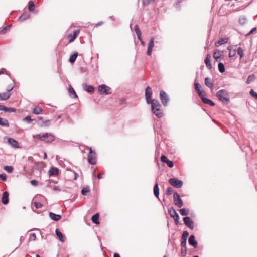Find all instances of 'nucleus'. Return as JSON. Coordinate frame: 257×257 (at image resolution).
Segmentation results:
<instances>
[{
  "label": "nucleus",
  "mask_w": 257,
  "mask_h": 257,
  "mask_svg": "<svg viewBox=\"0 0 257 257\" xmlns=\"http://www.w3.org/2000/svg\"><path fill=\"white\" fill-rule=\"evenodd\" d=\"M33 138L34 139H39L41 141L47 143L52 142L55 139V136L53 134L48 133L34 135Z\"/></svg>",
  "instance_id": "1"
},
{
  "label": "nucleus",
  "mask_w": 257,
  "mask_h": 257,
  "mask_svg": "<svg viewBox=\"0 0 257 257\" xmlns=\"http://www.w3.org/2000/svg\"><path fill=\"white\" fill-rule=\"evenodd\" d=\"M218 99L224 103L227 104L230 101L228 92L225 89L219 90L216 93Z\"/></svg>",
  "instance_id": "2"
},
{
  "label": "nucleus",
  "mask_w": 257,
  "mask_h": 257,
  "mask_svg": "<svg viewBox=\"0 0 257 257\" xmlns=\"http://www.w3.org/2000/svg\"><path fill=\"white\" fill-rule=\"evenodd\" d=\"M89 150L88 154V161L91 165H95L96 163V155L95 151H93L91 148H88Z\"/></svg>",
  "instance_id": "3"
},
{
  "label": "nucleus",
  "mask_w": 257,
  "mask_h": 257,
  "mask_svg": "<svg viewBox=\"0 0 257 257\" xmlns=\"http://www.w3.org/2000/svg\"><path fill=\"white\" fill-rule=\"evenodd\" d=\"M168 182L172 186L176 188H181L183 184V182L181 180H179L177 178H172L169 179Z\"/></svg>",
  "instance_id": "4"
},
{
  "label": "nucleus",
  "mask_w": 257,
  "mask_h": 257,
  "mask_svg": "<svg viewBox=\"0 0 257 257\" xmlns=\"http://www.w3.org/2000/svg\"><path fill=\"white\" fill-rule=\"evenodd\" d=\"M168 213L170 216L174 219L176 224L177 225L179 223V216L175 209L173 207H171L168 209Z\"/></svg>",
  "instance_id": "5"
},
{
  "label": "nucleus",
  "mask_w": 257,
  "mask_h": 257,
  "mask_svg": "<svg viewBox=\"0 0 257 257\" xmlns=\"http://www.w3.org/2000/svg\"><path fill=\"white\" fill-rule=\"evenodd\" d=\"M98 91L101 94L107 95L111 93V88L105 84H102L98 86Z\"/></svg>",
  "instance_id": "6"
},
{
  "label": "nucleus",
  "mask_w": 257,
  "mask_h": 257,
  "mask_svg": "<svg viewBox=\"0 0 257 257\" xmlns=\"http://www.w3.org/2000/svg\"><path fill=\"white\" fill-rule=\"evenodd\" d=\"M173 201L175 205L179 208H181L183 205V203L181 200L179 194L177 192L174 193Z\"/></svg>",
  "instance_id": "7"
},
{
  "label": "nucleus",
  "mask_w": 257,
  "mask_h": 257,
  "mask_svg": "<svg viewBox=\"0 0 257 257\" xmlns=\"http://www.w3.org/2000/svg\"><path fill=\"white\" fill-rule=\"evenodd\" d=\"M160 96L163 105L164 106H167L169 100V97L167 93L165 91L162 90L160 92Z\"/></svg>",
  "instance_id": "8"
},
{
  "label": "nucleus",
  "mask_w": 257,
  "mask_h": 257,
  "mask_svg": "<svg viewBox=\"0 0 257 257\" xmlns=\"http://www.w3.org/2000/svg\"><path fill=\"white\" fill-rule=\"evenodd\" d=\"M152 94V91L149 86H147L145 89V98L147 104H149V102L152 99H151Z\"/></svg>",
  "instance_id": "9"
},
{
  "label": "nucleus",
  "mask_w": 257,
  "mask_h": 257,
  "mask_svg": "<svg viewBox=\"0 0 257 257\" xmlns=\"http://www.w3.org/2000/svg\"><path fill=\"white\" fill-rule=\"evenodd\" d=\"M184 224L190 229L194 228V222L189 217H185L183 218Z\"/></svg>",
  "instance_id": "10"
},
{
  "label": "nucleus",
  "mask_w": 257,
  "mask_h": 257,
  "mask_svg": "<svg viewBox=\"0 0 257 257\" xmlns=\"http://www.w3.org/2000/svg\"><path fill=\"white\" fill-rule=\"evenodd\" d=\"M154 46V38L152 37L150 39L148 45V49L147 51V55H151L152 54V48Z\"/></svg>",
  "instance_id": "11"
},
{
  "label": "nucleus",
  "mask_w": 257,
  "mask_h": 257,
  "mask_svg": "<svg viewBox=\"0 0 257 257\" xmlns=\"http://www.w3.org/2000/svg\"><path fill=\"white\" fill-rule=\"evenodd\" d=\"M8 143L13 147L15 148H20L21 147L19 146L18 142L13 138H8Z\"/></svg>",
  "instance_id": "12"
},
{
  "label": "nucleus",
  "mask_w": 257,
  "mask_h": 257,
  "mask_svg": "<svg viewBox=\"0 0 257 257\" xmlns=\"http://www.w3.org/2000/svg\"><path fill=\"white\" fill-rule=\"evenodd\" d=\"M149 102V104H151V110H154L156 108H159L161 107V104L157 100L153 99Z\"/></svg>",
  "instance_id": "13"
},
{
  "label": "nucleus",
  "mask_w": 257,
  "mask_h": 257,
  "mask_svg": "<svg viewBox=\"0 0 257 257\" xmlns=\"http://www.w3.org/2000/svg\"><path fill=\"white\" fill-rule=\"evenodd\" d=\"M195 89L201 98L203 96L205 95V92L201 90V86L198 82H195L194 84Z\"/></svg>",
  "instance_id": "14"
},
{
  "label": "nucleus",
  "mask_w": 257,
  "mask_h": 257,
  "mask_svg": "<svg viewBox=\"0 0 257 257\" xmlns=\"http://www.w3.org/2000/svg\"><path fill=\"white\" fill-rule=\"evenodd\" d=\"M189 244L192 246L194 248H196L197 247V242L195 240V236L193 235H191L189 237L188 239Z\"/></svg>",
  "instance_id": "15"
},
{
  "label": "nucleus",
  "mask_w": 257,
  "mask_h": 257,
  "mask_svg": "<svg viewBox=\"0 0 257 257\" xmlns=\"http://www.w3.org/2000/svg\"><path fill=\"white\" fill-rule=\"evenodd\" d=\"M79 33V30H76L73 32V33L70 34L68 36V39L69 40V41L70 42H73L75 39L77 38L78 35Z\"/></svg>",
  "instance_id": "16"
},
{
  "label": "nucleus",
  "mask_w": 257,
  "mask_h": 257,
  "mask_svg": "<svg viewBox=\"0 0 257 257\" xmlns=\"http://www.w3.org/2000/svg\"><path fill=\"white\" fill-rule=\"evenodd\" d=\"M49 217L53 220L55 221H59L61 218V216L60 215L56 214L53 212H50L49 213Z\"/></svg>",
  "instance_id": "17"
},
{
  "label": "nucleus",
  "mask_w": 257,
  "mask_h": 257,
  "mask_svg": "<svg viewBox=\"0 0 257 257\" xmlns=\"http://www.w3.org/2000/svg\"><path fill=\"white\" fill-rule=\"evenodd\" d=\"M202 101L206 104H208L210 106H213L215 105V103L209 99H208L205 97V95L203 96L201 98H200Z\"/></svg>",
  "instance_id": "18"
},
{
  "label": "nucleus",
  "mask_w": 257,
  "mask_h": 257,
  "mask_svg": "<svg viewBox=\"0 0 257 257\" xmlns=\"http://www.w3.org/2000/svg\"><path fill=\"white\" fill-rule=\"evenodd\" d=\"M2 202L3 204L6 205L9 203V193L4 192L3 194Z\"/></svg>",
  "instance_id": "19"
},
{
  "label": "nucleus",
  "mask_w": 257,
  "mask_h": 257,
  "mask_svg": "<svg viewBox=\"0 0 257 257\" xmlns=\"http://www.w3.org/2000/svg\"><path fill=\"white\" fill-rule=\"evenodd\" d=\"M68 92L69 95L71 98H77L78 97L76 92L71 85H69Z\"/></svg>",
  "instance_id": "20"
},
{
  "label": "nucleus",
  "mask_w": 257,
  "mask_h": 257,
  "mask_svg": "<svg viewBox=\"0 0 257 257\" xmlns=\"http://www.w3.org/2000/svg\"><path fill=\"white\" fill-rule=\"evenodd\" d=\"M55 233L57 237L59 238V239L62 242H64L65 240V237L62 234L61 231L58 229H56L55 230Z\"/></svg>",
  "instance_id": "21"
},
{
  "label": "nucleus",
  "mask_w": 257,
  "mask_h": 257,
  "mask_svg": "<svg viewBox=\"0 0 257 257\" xmlns=\"http://www.w3.org/2000/svg\"><path fill=\"white\" fill-rule=\"evenodd\" d=\"M210 55L209 54H207L205 59V63L207 68L209 69H211L212 68L211 64L210 63Z\"/></svg>",
  "instance_id": "22"
},
{
  "label": "nucleus",
  "mask_w": 257,
  "mask_h": 257,
  "mask_svg": "<svg viewBox=\"0 0 257 257\" xmlns=\"http://www.w3.org/2000/svg\"><path fill=\"white\" fill-rule=\"evenodd\" d=\"M205 84L209 88H213V82L211 78L206 77L205 79Z\"/></svg>",
  "instance_id": "23"
},
{
  "label": "nucleus",
  "mask_w": 257,
  "mask_h": 257,
  "mask_svg": "<svg viewBox=\"0 0 257 257\" xmlns=\"http://www.w3.org/2000/svg\"><path fill=\"white\" fill-rule=\"evenodd\" d=\"M83 88L84 90L89 92V93H93L94 90V88L93 86L91 85H87L86 84H83Z\"/></svg>",
  "instance_id": "24"
},
{
  "label": "nucleus",
  "mask_w": 257,
  "mask_h": 257,
  "mask_svg": "<svg viewBox=\"0 0 257 257\" xmlns=\"http://www.w3.org/2000/svg\"><path fill=\"white\" fill-rule=\"evenodd\" d=\"M152 111L158 118H161L163 116V112L160 110V108L155 109L154 110H152Z\"/></svg>",
  "instance_id": "25"
},
{
  "label": "nucleus",
  "mask_w": 257,
  "mask_h": 257,
  "mask_svg": "<svg viewBox=\"0 0 257 257\" xmlns=\"http://www.w3.org/2000/svg\"><path fill=\"white\" fill-rule=\"evenodd\" d=\"M227 41H228V38H223L220 39L217 42H216L215 45L216 47H219V46H220L222 44L226 43L227 42Z\"/></svg>",
  "instance_id": "26"
},
{
  "label": "nucleus",
  "mask_w": 257,
  "mask_h": 257,
  "mask_svg": "<svg viewBox=\"0 0 257 257\" xmlns=\"http://www.w3.org/2000/svg\"><path fill=\"white\" fill-rule=\"evenodd\" d=\"M223 52L222 51L218 50L213 53L214 58L217 61L221 56H223Z\"/></svg>",
  "instance_id": "27"
},
{
  "label": "nucleus",
  "mask_w": 257,
  "mask_h": 257,
  "mask_svg": "<svg viewBox=\"0 0 257 257\" xmlns=\"http://www.w3.org/2000/svg\"><path fill=\"white\" fill-rule=\"evenodd\" d=\"M11 93L9 92H5L0 93V100H6L10 97Z\"/></svg>",
  "instance_id": "28"
},
{
  "label": "nucleus",
  "mask_w": 257,
  "mask_h": 257,
  "mask_svg": "<svg viewBox=\"0 0 257 257\" xmlns=\"http://www.w3.org/2000/svg\"><path fill=\"white\" fill-rule=\"evenodd\" d=\"M154 195L159 199V188L158 183H156L154 187Z\"/></svg>",
  "instance_id": "29"
},
{
  "label": "nucleus",
  "mask_w": 257,
  "mask_h": 257,
  "mask_svg": "<svg viewBox=\"0 0 257 257\" xmlns=\"http://www.w3.org/2000/svg\"><path fill=\"white\" fill-rule=\"evenodd\" d=\"M0 125L8 127L9 126V122L6 119L0 117Z\"/></svg>",
  "instance_id": "30"
},
{
  "label": "nucleus",
  "mask_w": 257,
  "mask_h": 257,
  "mask_svg": "<svg viewBox=\"0 0 257 257\" xmlns=\"http://www.w3.org/2000/svg\"><path fill=\"white\" fill-rule=\"evenodd\" d=\"M50 176H55L58 174V169L56 168H51L49 171Z\"/></svg>",
  "instance_id": "31"
},
{
  "label": "nucleus",
  "mask_w": 257,
  "mask_h": 257,
  "mask_svg": "<svg viewBox=\"0 0 257 257\" xmlns=\"http://www.w3.org/2000/svg\"><path fill=\"white\" fill-rule=\"evenodd\" d=\"M247 22V19L245 16H241L239 18V23L240 24L243 25Z\"/></svg>",
  "instance_id": "32"
},
{
  "label": "nucleus",
  "mask_w": 257,
  "mask_h": 257,
  "mask_svg": "<svg viewBox=\"0 0 257 257\" xmlns=\"http://www.w3.org/2000/svg\"><path fill=\"white\" fill-rule=\"evenodd\" d=\"M99 216V215L98 213L94 214L91 218L92 221L95 224H98L99 223L98 221Z\"/></svg>",
  "instance_id": "33"
},
{
  "label": "nucleus",
  "mask_w": 257,
  "mask_h": 257,
  "mask_svg": "<svg viewBox=\"0 0 257 257\" xmlns=\"http://www.w3.org/2000/svg\"><path fill=\"white\" fill-rule=\"evenodd\" d=\"M29 17L30 15L27 13H25L21 15V16L19 18V20L21 21H25L29 19Z\"/></svg>",
  "instance_id": "34"
},
{
  "label": "nucleus",
  "mask_w": 257,
  "mask_h": 257,
  "mask_svg": "<svg viewBox=\"0 0 257 257\" xmlns=\"http://www.w3.org/2000/svg\"><path fill=\"white\" fill-rule=\"evenodd\" d=\"M33 113L36 114H39L42 113L43 109L41 108L40 107L36 106L32 110Z\"/></svg>",
  "instance_id": "35"
},
{
  "label": "nucleus",
  "mask_w": 257,
  "mask_h": 257,
  "mask_svg": "<svg viewBox=\"0 0 257 257\" xmlns=\"http://www.w3.org/2000/svg\"><path fill=\"white\" fill-rule=\"evenodd\" d=\"M255 79V76L254 74H251L248 76L246 83L248 84L251 82L254 81Z\"/></svg>",
  "instance_id": "36"
},
{
  "label": "nucleus",
  "mask_w": 257,
  "mask_h": 257,
  "mask_svg": "<svg viewBox=\"0 0 257 257\" xmlns=\"http://www.w3.org/2000/svg\"><path fill=\"white\" fill-rule=\"evenodd\" d=\"M77 56H78L77 53L76 52V53H74L73 55H72L70 57L69 60V62L71 63H74L76 61Z\"/></svg>",
  "instance_id": "37"
},
{
  "label": "nucleus",
  "mask_w": 257,
  "mask_h": 257,
  "mask_svg": "<svg viewBox=\"0 0 257 257\" xmlns=\"http://www.w3.org/2000/svg\"><path fill=\"white\" fill-rule=\"evenodd\" d=\"M218 70L220 73H223L225 72V67H224V64L222 62H220L218 64Z\"/></svg>",
  "instance_id": "38"
},
{
  "label": "nucleus",
  "mask_w": 257,
  "mask_h": 257,
  "mask_svg": "<svg viewBox=\"0 0 257 257\" xmlns=\"http://www.w3.org/2000/svg\"><path fill=\"white\" fill-rule=\"evenodd\" d=\"M35 5L32 1H30L28 3V10L32 12L34 10Z\"/></svg>",
  "instance_id": "39"
},
{
  "label": "nucleus",
  "mask_w": 257,
  "mask_h": 257,
  "mask_svg": "<svg viewBox=\"0 0 257 257\" xmlns=\"http://www.w3.org/2000/svg\"><path fill=\"white\" fill-rule=\"evenodd\" d=\"M237 53L240 56V58L241 59L244 55V51L241 47H238L237 49Z\"/></svg>",
  "instance_id": "40"
},
{
  "label": "nucleus",
  "mask_w": 257,
  "mask_h": 257,
  "mask_svg": "<svg viewBox=\"0 0 257 257\" xmlns=\"http://www.w3.org/2000/svg\"><path fill=\"white\" fill-rule=\"evenodd\" d=\"M189 236V233L187 231H184L183 232L181 240L187 241V237Z\"/></svg>",
  "instance_id": "41"
},
{
  "label": "nucleus",
  "mask_w": 257,
  "mask_h": 257,
  "mask_svg": "<svg viewBox=\"0 0 257 257\" xmlns=\"http://www.w3.org/2000/svg\"><path fill=\"white\" fill-rule=\"evenodd\" d=\"M89 192L90 189L89 187H84L81 190V193L83 195H86Z\"/></svg>",
  "instance_id": "42"
},
{
  "label": "nucleus",
  "mask_w": 257,
  "mask_h": 257,
  "mask_svg": "<svg viewBox=\"0 0 257 257\" xmlns=\"http://www.w3.org/2000/svg\"><path fill=\"white\" fill-rule=\"evenodd\" d=\"M16 111V109L15 108H11V107H7L5 106V112L12 113V112H15Z\"/></svg>",
  "instance_id": "43"
},
{
  "label": "nucleus",
  "mask_w": 257,
  "mask_h": 257,
  "mask_svg": "<svg viewBox=\"0 0 257 257\" xmlns=\"http://www.w3.org/2000/svg\"><path fill=\"white\" fill-rule=\"evenodd\" d=\"M4 170L7 172L11 173L13 172L14 168L12 166H6L4 167Z\"/></svg>",
  "instance_id": "44"
},
{
  "label": "nucleus",
  "mask_w": 257,
  "mask_h": 257,
  "mask_svg": "<svg viewBox=\"0 0 257 257\" xmlns=\"http://www.w3.org/2000/svg\"><path fill=\"white\" fill-rule=\"evenodd\" d=\"M36 239V235L35 233L30 234L29 241H35Z\"/></svg>",
  "instance_id": "45"
},
{
  "label": "nucleus",
  "mask_w": 257,
  "mask_h": 257,
  "mask_svg": "<svg viewBox=\"0 0 257 257\" xmlns=\"http://www.w3.org/2000/svg\"><path fill=\"white\" fill-rule=\"evenodd\" d=\"M179 211L180 214L182 216H186L188 214V212L184 208L181 209Z\"/></svg>",
  "instance_id": "46"
},
{
  "label": "nucleus",
  "mask_w": 257,
  "mask_h": 257,
  "mask_svg": "<svg viewBox=\"0 0 257 257\" xmlns=\"http://www.w3.org/2000/svg\"><path fill=\"white\" fill-rule=\"evenodd\" d=\"M155 1V0H143V4L144 6H147V5H149L151 3H153Z\"/></svg>",
  "instance_id": "47"
},
{
  "label": "nucleus",
  "mask_w": 257,
  "mask_h": 257,
  "mask_svg": "<svg viewBox=\"0 0 257 257\" xmlns=\"http://www.w3.org/2000/svg\"><path fill=\"white\" fill-rule=\"evenodd\" d=\"M33 204L36 209L41 208L43 206L41 203L38 202H34Z\"/></svg>",
  "instance_id": "48"
},
{
  "label": "nucleus",
  "mask_w": 257,
  "mask_h": 257,
  "mask_svg": "<svg viewBox=\"0 0 257 257\" xmlns=\"http://www.w3.org/2000/svg\"><path fill=\"white\" fill-rule=\"evenodd\" d=\"M50 125V120H46L45 121H43L42 123L41 124V126H48Z\"/></svg>",
  "instance_id": "49"
},
{
  "label": "nucleus",
  "mask_w": 257,
  "mask_h": 257,
  "mask_svg": "<svg viewBox=\"0 0 257 257\" xmlns=\"http://www.w3.org/2000/svg\"><path fill=\"white\" fill-rule=\"evenodd\" d=\"M134 29H135V32H136L137 35L141 34V32L138 25H136L135 26Z\"/></svg>",
  "instance_id": "50"
},
{
  "label": "nucleus",
  "mask_w": 257,
  "mask_h": 257,
  "mask_svg": "<svg viewBox=\"0 0 257 257\" xmlns=\"http://www.w3.org/2000/svg\"><path fill=\"white\" fill-rule=\"evenodd\" d=\"M173 192V189L172 187H168L166 191L167 195H171Z\"/></svg>",
  "instance_id": "51"
},
{
  "label": "nucleus",
  "mask_w": 257,
  "mask_h": 257,
  "mask_svg": "<svg viewBox=\"0 0 257 257\" xmlns=\"http://www.w3.org/2000/svg\"><path fill=\"white\" fill-rule=\"evenodd\" d=\"M187 247H183L181 248V254L182 256H185L186 254Z\"/></svg>",
  "instance_id": "52"
},
{
  "label": "nucleus",
  "mask_w": 257,
  "mask_h": 257,
  "mask_svg": "<svg viewBox=\"0 0 257 257\" xmlns=\"http://www.w3.org/2000/svg\"><path fill=\"white\" fill-rule=\"evenodd\" d=\"M161 160L162 162L164 163H167L168 159H167V157L165 155H162L161 157Z\"/></svg>",
  "instance_id": "53"
},
{
  "label": "nucleus",
  "mask_w": 257,
  "mask_h": 257,
  "mask_svg": "<svg viewBox=\"0 0 257 257\" xmlns=\"http://www.w3.org/2000/svg\"><path fill=\"white\" fill-rule=\"evenodd\" d=\"M249 93L252 96L254 97L256 99H257V93L255 92L253 89H251Z\"/></svg>",
  "instance_id": "54"
},
{
  "label": "nucleus",
  "mask_w": 257,
  "mask_h": 257,
  "mask_svg": "<svg viewBox=\"0 0 257 257\" xmlns=\"http://www.w3.org/2000/svg\"><path fill=\"white\" fill-rule=\"evenodd\" d=\"M167 166L169 167V168H172L174 166V163L172 161H170V160H168L167 163H166Z\"/></svg>",
  "instance_id": "55"
},
{
  "label": "nucleus",
  "mask_w": 257,
  "mask_h": 257,
  "mask_svg": "<svg viewBox=\"0 0 257 257\" xmlns=\"http://www.w3.org/2000/svg\"><path fill=\"white\" fill-rule=\"evenodd\" d=\"M10 25H8L6 26L1 32L2 34H5L7 31L10 28Z\"/></svg>",
  "instance_id": "56"
},
{
  "label": "nucleus",
  "mask_w": 257,
  "mask_h": 257,
  "mask_svg": "<svg viewBox=\"0 0 257 257\" xmlns=\"http://www.w3.org/2000/svg\"><path fill=\"white\" fill-rule=\"evenodd\" d=\"M14 88V85L11 84L8 86L7 88V92H9L10 93V91H12L13 89Z\"/></svg>",
  "instance_id": "57"
},
{
  "label": "nucleus",
  "mask_w": 257,
  "mask_h": 257,
  "mask_svg": "<svg viewBox=\"0 0 257 257\" xmlns=\"http://www.w3.org/2000/svg\"><path fill=\"white\" fill-rule=\"evenodd\" d=\"M24 120L28 121L29 123H30L33 121V119H31V116L29 115H28L26 117H25Z\"/></svg>",
  "instance_id": "58"
},
{
  "label": "nucleus",
  "mask_w": 257,
  "mask_h": 257,
  "mask_svg": "<svg viewBox=\"0 0 257 257\" xmlns=\"http://www.w3.org/2000/svg\"><path fill=\"white\" fill-rule=\"evenodd\" d=\"M0 179L3 181H6L7 179L6 175L5 174H1Z\"/></svg>",
  "instance_id": "59"
},
{
  "label": "nucleus",
  "mask_w": 257,
  "mask_h": 257,
  "mask_svg": "<svg viewBox=\"0 0 257 257\" xmlns=\"http://www.w3.org/2000/svg\"><path fill=\"white\" fill-rule=\"evenodd\" d=\"M186 240H181V247L182 248L186 247Z\"/></svg>",
  "instance_id": "60"
},
{
  "label": "nucleus",
  "mask_w": 257,
  "mask_h": 257,
  "mask_svg": "<svg viewBox=\"0 0 257 257\" xmlns=\"http://www.w3.org/2000/svg\"><path fill=\"white\" fill-rule=\"evenodd\" d=\"M31 183L33 186H37L38 185V181L35 180H33L31 181Z\"/></svg>",
  "instance_id": "61"
},
{
  "label": "nucleus",
  "mask_w": 257,
  "mask_h": 257,
  "mask_svg": "<svg viewBox=\"0 0 257 257\" xmlns=\"http://www.w3.org/2000/svg\"><path fill=\"white\" fill-rule=\"evenodd\" d=\"M256 29V27H254L253 28H252L250 31V32L247 33L246 36H249L250 35V34H251L254 31H255Z\"/></svg>",
  "instance_id": "62"
},
{
  "label": "nucleus",
  "mask_w": 257,
  "mask_h": 257,
  "mask_svg": "<svg viewBox=\"0 0 257 257\" xmlns=\"http://www.w3.org/2000/svg\"><path fill=\"white\" fill-rule=\"evenodd\" d=\"M5 106L2 105H0V111H5Z\"/></svg>",
  "instance_id": "63"
},
{
  "label": "nucleus",
  "mask_w": 257,
  "mask_h": 257,
  "mask_svg": "<svg viewBox=\"0 0 257 257\" xmlns=\"http://www.w3.org/2000/svg\"><path fill=\"white\" fill-rule=\"evenodd\" d=\"M113 257H120L119 254L115 253L114 254Z\"/></svg>",
  "instance_id": "64"
}]
</instances>
